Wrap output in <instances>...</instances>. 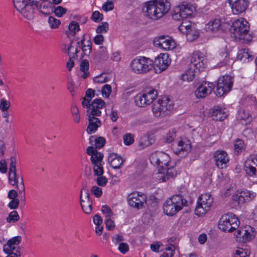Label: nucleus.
<instances>
[{"label":"nucleus","mask_w":257,"mask_h":257,"mask_svg":"<svg viewBox=\"0 0 257 257\" xmlns=\"http://www.w3.org/2000/svg\"><path fill=\"white\" fill-rule=\"evenodd\" d=\"M150 160L152 164L159 167L157 178L160 182L174 178L177 175V171L174 166L168 167L170 158L168 154L156 151L151 155Z\"/></svg>","instance_id":"1"},{"label":"nucleus","mask_w":257,"mask_h":257,"mask_svg":"<svg viewBox=\"0 0 257 257\" xmlns=\"http://www.w3.org/2000/svg\"><path fill=\"white\" fill-rule=\"evenodd\" d=\"M170 10V4L167 0H151L146 2L143 12L148 18L157 20L166 15Z\"/></svg>","instance_id":"2"},{"label":"nucleus","mask_w":257,"mask_h":257,"mask_svg":"<svg viewBox=\"0 0 257 257\" xmlns=\"http://www.w3.org/2000/svg\"><path fill=\"white\" fill-rule=\"evenodd\" d=\"M249 26L248 22L243 18L235 20L230 28L229 31L232 37L242 40L243 43H249L252 36L249 34Z\"/></svg>","instance_id":"3"},{"label":"nucleus","mask_w":257,"mask_h":257,"mask_svg":"<svg viewBox=\"0 0 257 257\" xmlns=\"http://www.w3.org/2000/svg\"><path fill=\"white\" fill-rule=\"evenodd\" d=\"M188 205V201L180 194L174 195L167 200L163 206L164 212L168 216H173L183 207Z\"/></svg>","instance_id":"4"},{"label":"nucleus","mask_w":257,"mask_h":257,"mask_svg":"<svg viewBox=\"0 0 257 257\" xmlns=\"http://www.w3.org/2000/svg\"><path fill=\"white\" fill-rule=\"evenodd\" d=\"M239 224L238 218L232 213H227L220 218L218 227L224 232H231L238 227Z\"/></svg>","instance_id":"5"},{"label":"nucleus","mask_w":257,"mask_h":257,"mask_svg":"<svg viewBox=\"0 0 257 257\" xmlns=\"http://www.w3.org/2000/svg\"><path fill=\"white\" fill-rule=\"evenodd\" d=\"M153 61L149 58L141 57L132 60L131 68L133 72L138 74L146 73L152 70Z\"/></svg>","instance_id":"6"},{"label":"nucleus","mask_w":257,"mask_h":257,"mask_svg":"<svg viewBox=\"0 0 257 257\" xmlns=\"http://www.w3.org/2000/svg\"><path fill=\"white\" fill-rule=\"evenodd\" d=\"M173 106L171 100L168 97L158 100L152 106V111L156 117H163L168 114V111L173 109Z\"/></svg>","instance_id":"7"},{"label":"nucleus","mask_w":257,"mask_h":257,"mask_svg":"<svg viewBox=\"0 0 257 257\" xmlns=\"http://www.w3.org/2000/svg\"><path fill=\"white\" fill-rule=\"evenodd\" d=\"M195 10L191 4L183 3L174 8L172 18L176 21H180L191 16Z\"/></svg>","instance_id":"8"},{"label":"nucleus","mask_w":257,"mask_h":257,"mask_svg":"<svg viewBox=\"0 0 257 257\" xmlns=\"http://www.w3.org/2000/svg\"><path fill=\"white\" fill-rule=\"evenodd\" d=\"M233 85V78L229 75H224L218 78L215 94L221 97L231 90Z\"/></svg>","instance_id":"9"},{"label":"nucleus","mask_w":257,"mask_h":257,"mask_svg":"<svg viewBox=\"0 0 257 257\" xmlns=\"http://www.w3.org/2000/svg\"><path fill=\"white\" fill-rule=\"evenodd\" d=\"M212 202L213 199L210 194L207 193L202 194L199 197L195 210V214L199 216L205 214L210 209Z\"/></svg>","instance_id":"10"},{"label":"nucleus","mask_w":257,"mask_h":257,"mask_svg":"<svg viewBox=\"0 0 257 257\" xmlns=\"http://www.w3.org/2000/svg\"><path fill=\"white\" fill-rule=\"evenodd\" d=\"M154 46L165 50H173L176 47L175 41L168 36H160L156 37L153 41Z\"/></svg>","instance_id":"11"},{"label":"nucleus","mask_w":257,"mask_h":257,"mask_svg":"<svg viewBox=\"0 0 257 257\" xmlns=\"http://www.w3.org/2000/svg\"><path fill=\"white\" fill-rule=\"evenodd\" d=\"M80 205L84 213L89 214L92 210V201L90 199L89 190L84 186L80 193Z\"/></svg>","instance_id":"12"},{"label":"nucleus","mask_w":257,"mask_h":257,"mask_svg":"<svg viewBox=\"0 0 257 257\" xmlns=\"http://www.w3.org/2000/svg\"><path fill=\"white\" fill-rule=\"evenodd\" d=\"M206 63L207 60L204 54L199 51H195L191 56L189 65L198 69V71H201L205 67Z\"/></svg>","instance_id":"13"},{"label":"nucleus","mask_w":257,"mask_h":257,"mask_svg":"<svg viewBox=\"0 0 257 257\" xmlns=\"http://www.w3.org/2000/svg\"><path fill=\"white\" fill-rule=\"evenodd\" d=\"M179 30L186 34L189 41H193L198 37L197 33L192 30L191 22L189 21H183L179 27Z\"/></svg>","instance_id":"14"},{"label":"nucleus","mask_w":257,"mask_h":257,"mask_svg":"<svg viewBox=\"0 0 257 257\" xmlns=\"http://www.w3.org/2000/svg\"><path fill=\"white\" fill-rule=\"evenodd\" d=\"M128 203L131 206L139 209L144 206V204L146 203V197L144 195L133 193L129 195Z\"/></svg>","instance_id":"15"},{"label":"nucleus","mask_w":257,"mask_h":257,"mask_svg":"<svg viewBox=\"0 0 257 257\" xmlns=\"http://www.w3.org/2000/svg\"><path fill=\"white\" fill-rule=\"evenodd\" d=\"M233 13L238 15L245 11L248 6V0H228Z\"/></svg>","instance_id":"16"},{"label":"nucleus","mask_w":257,"mask_h":257,"mask_svg":"<svg viewBox=\"0 0 257 257\" xmlns=\"http://www.w3.org/2000/svg\"><path fill=\"white\" fill-rule=\"evenodd\" d=\"M105 105V102L101 98H95L91 103L90 108L87 109V112L90 115L100 116L101 109Z\"/></svg>","instance_id":"17"},{"label":"nucleus","mask_w":257,"mask_h":257,"mask_svg":"<svg viewBox=\"0 0 257 257\" xmlns=\"http://www.w3.org/2000/svg\"><path fill=\"white\" fill-rule=\"evenodd\" d=\"M254 197V193H250L246 190L237 192L232 196V198L234 201L237 202L238 204H241L250 201L253 199Z\"/></svg>","instance_id":"18"},{"label":"nucleus","mask_w":257,"mask_h":257,"mask_svg":"<svg viewBox=\"0 0 257 257\" xmlns=\"http://www.w3.org/2000/svg\"><path fill=\"white\" fill-rule=\"evenodd\" d=\"M214 161L217 167L220 169L226 168L229 162L227 153L224 151H217L214 154Z\"/></svg>","instance_id":"19"},{"label":"nucleus","mask_w":257,"mask_h":257,"mask_svg":"<svg viewBox=\"0 0 257 257\" xmlns=\"http://www.w3.org/2000/svg\"><path fill=\"white\" fill-rule=\"evenodd\" d=\"M237 230L234 233V235L236 238L237 241L240 242H245L250 239L252 235L250 233L249 230H251L252 228L250 226L243 228H237Z\"/></svg>","instance_id":"20"},{"label":"nucleus","mask_w":257,"mask_h":257,"mask_svg":"<svg viewBox=\"0 0 257 257\" xmlns=\"http://www.w3.org/2000/svg\"><path fill=\"white\" fill-rule=\"evenodd\" d=\"M87 116L89 124L86 131L88 134H92L94 133L97 128L101 126V123L99 118L96 117V115H90L87 113Z\"/></svg>","instance_id":"21"},{"label":"nucleus","mask_w":257,"mask_h":257,"mask_svg":"<svg viewBox=\"0 0 257 257\" xmlns=\"http://www.w3.org/2000/svg\"><path fill=\"white\" fill-rule=\"evenodd\" d=\"M171 60L168 58V55L165 54H161L154 61L155 65L159 68L160 72L166 70Z\"/></svg>","instance_id":"22"},{"label":"nucleus","mask_w":257,"mask_h":257,"mask_svg":"<svg viewBox=\"0 0 257 257\" xmlns=\"http://www.w3.org/2000/svg\"><path fill=\"white\" fill-rule=\"evenodd\" d=\"M222 24L221 20L215 18L211 20L206 24L205 30L210 33H216L222 30Z\"/></svg>","instance_id":"23"},{"label":"nucleus","mask_w":257,"mask_h":257,"mask_svg":"<svg viewBox=\"0 0 257 257\" xmlns=\"http://www.w3.org/2000/svg\"><path fill=\"white\" fill-rule=\"evenodd\" d=\"M244 170L249 176L257 177V160L248 159L244 164Z\"/></svg>","instance_id":"24"},{"label":"nucleus","mask_w":257,"mask_h":257,"mask_svg":"<svg viewBox=\"0 0 257 257\" xmlns=\"http://www.w3.org/2000/svg\"><path fill=\"white\" fill-rule=\"evenodd\" d=\"M211 115L214 120L221 121L227 116V112L218 106H215L211 109Z\"/></svg>","instance_id":"25"},{"label":"nucleus","mask_w":257,"mask_h":257,"mask_svg":"<svg viewBox=\"0 0 257 257\" xmlns=\"http://www.w3.org/2000/svg\"><path fill=\"white\" fill-rule=\"evenodd\" d=\"M125 161L120 156L115 153H111L108 157V162L114 169H119Z\"/></svg>","instance_id":"26"},{"label":"nucleus","mask_w":257,"mask_h":257,"mask_svg":"<svg viewBox=\"0 0 257 257\" xmlns=\"http://www.w3.org/2000/svg\"><path fill=\"white\" fill-rule=\"evenodd\" d=\"M178 148L175 149L174 152L176 154H181V153H187L191 149V144L189 140H180L177 143Z\"/></svg>","instance_id":"27"},{"label":"nucleus","mask_w":257,"mask_h":257,"mask_svg":"<svg viewBox=\"0 0 257 257\" xmlns=\"http://www.w3.org/2000/svg\"><path fill=\"white\" fill-rule=\"evenodd\" d=\"M11 163L10 165V171L9 174V179L10 183L14 185L15 184V179L16 178V162L17 160L16 157H11Z\"/></svg>","instance_id":"28"},{"label":"nucleus","mask_w":257,"mask_h":257,"mask_svg":"<svg viewBox=\"0 0 257 257\" xmlns=\"http://www.w3.org/2000/svg\"><path fill=\"white\" fill-rule=\"evenodd\" d=\"M200 71H198V69L192 67L189 65V69H187L184 74L181 75V79L183 81H187L190 82L192 81L196 74L198 73Z\"/></svg>","instance_id":"29"},{"label":"nucleus","mask_w":257,"mask_h":257,"mask_svg":"<svg viewBox=\"0 0 257 257\" xmlns=\"http://www.w3.org/2000/svg\"><path fill=\"white\" fill-rule=\"evenodd\" d=\"M237 119L242 124L246 125L251 121V116L245 110H240L237 116Z\"/></svg>","instance_id":"30"},{"label":"nucleus","mask_w":257,"mask_h":257,"mask_svg":"<svg viewBox=\"0 0 257 257\" xmlns=\"http://www.w3.org/2000/svg\"><path fill=\"white\" fill-rule=\"evenodd\" d=\"M210 89L206 88V83L200 85L195 92V95L197 98H203L210 94Z\"/></svg>","instance_id":"31"},{"label":"nucleus","mask_w":257,"mask_h":257,"mask_svg":"<svg viewBox=\"0 0 257 257\" xmlns=\"http://www.w3.org/2000/svg\"><path fill=\"white\" fill-rule=\"evenodd\" d=\"M89 61L87 59L82 60L80 65V70L83 73L82 78L85 79L89 76Z\"/></svg>","instance_id":"32"},{"label":"nucleus","mask_w":257,"mask_h":257,"mask_svg":"<svg viewBox=\"0 0 257 257\" xmlns=\"http://www.w3.org/2000/svg\"><path fill=\"white\" fill-rule=\"evenodd\" d=\"M135 102L140 107H145L150 104L144 93L139 94L135 97Z\"/></svg>","instance_id":"33"},{"label":"nucleus","mask_w":257,"mask_h":257,"mask_svg":"<svg viewBox=\"0 0 257 257\" xmlns=\"http://www.w3.org/2000/svg\"><path fill=\"white\" fill-rule=\"evenodd\" d=\"M143 93L149 104H151L157 96V92L155 89L146 90Z\"/></svg>","instance_id":"34"},{"label":"nucleus","mask_w":257,"mask_h":257,"mask_svg":"<svg viewBox=\"0 0 257 257\" xmlns=\"http://www.w3.org/2000/svg\"><path fill=\"white\" fill-rule=\"evenodd\" d=\"M234 152L236 154L242 153L245 150L243 141L240 139H237L234 143Z\"/></svg>","instance_id":"35"},{"label":"nucleus","mask_w":257,"mask_h":257,"mask_svg":"<svg viewBox=\"0 0 257 257\" xmlns=\"http://www.w3.org/2000/svg\"><path fill=\"white\" fill-rule=\"evenodd\" d=\"M248 50L247 49H242L238 51L237 53V58L240 60H243L244 62L247 60L249 61L251 55L248 53Z\"/></svg>","instance_id":"36"},{"label":"nucleus","mask_w":257,"mask_h":257,"mask_svg":"<svg viewBox=\"0 0 257 257\" xmlns=\"http://www.w3.org/2000/svg\"><path fill=\"white\" fill-rule=\"evenodd\" d=\"M15 185L17 186V189L19 190V193H23V196H25V185L23 177L21 176H16L15 179Z\"/></svg>","instance_id":"37"},{"label":"nucleus","mask_w":257,"mask_h":257,"mask_svg":"<svg viewBox=\"0 0 257 257\" xmlns=\"http://www.w3.org/2000/svg\"><path fill=\"white\" fill-rule=\"evenodd\" d=\"M103 155L102 153L96 152L94 155H92L91 157V161L92 164H101Z\"/></svg>","instance_id":"38"},{"label":"nucleus","mask_w":257,"mask_h":257,"mask_svg":"<svg viewBox=\"0 0 257 257\" xmlns=\"http://www.w3.org/2000/svg\"><path fill=\"white\" fill-rule=\"evenodd\" d=\"M20 12L25 18L28 20H31L33 18V10L30 7L22 9V11Z\"/></svg>","instance_id":"39"},{"label":"nucleus","mask_w":257,"mask_h":257,"mask_svg":"<svg viewBox=\"0 0 257 257\" xmlns=\"http://www.w3.org/2000/svg\"><path fill=\"white\" fill-rule=\"evenodd\" d=\"M48 23L51 29H56L60 25L61 22L59 20L52 16H50L48 19Z\"/></svg>","instance_id":"40"},{"label":"nucleus","mask_w":257,"mask_h":257,"mask_svg":"<svg viewBox=\"0 0 257 257\" xmlns=\"http://www.w3.org/2000/svg\"><path fill=\"white\" fill-rule=\"evenodd\" d=\"M81 46L83 54L86 56H89L92 50L91 41H87L86 44H82Z\"/></svg>","instance_id":"41"},{"label":"nucleus","mask_w":257,"mask_h":257,"mask_svg":"<svg viewBox=\"0 0 257 257\" xmlns=\"http://www.w3.org/2000/svg\"><path fill=\"white\" fill-rule=\"evenodd\" d=\"M14 5L16 9L19 12L22 11V9L29 7V4L25 0L14 1Z\"/></svg>","instance_id":"42"},{"label":"nucleus","mask_w":257,"mask_h":257,"mask_svg":"<svg viewBox=\"0 0 257 257\" xmlns=\"http://www.w3.org/2000/svg\"><path fill=\"white\" fill-rule=\"evenodd\" d=\"M108 30V24L107 22H102L96 29L97 34L106 33Z\"/></svg>","instance_id":"43"},{"label":"nucleus","mask_w":257,"mask_h":257,"mask_svg":"<svg viewBox=\"0 0 257 257\" xmlns=\"http://www.w3.org/2000/svg\"><path fill=\"white\" fill-rule=\"evenodd\" d=\"M20 218L19 215L16 211H12L7 218V221L8 222H15L17 221Z\"/></svg>","instance_id":"44"},{"label":"nucleus","mask_w":257,"mask_h":257,"mask_svg":"<svg viewBox=\"0 0 257 257\" xmlns=\"http://www.w3.org/2000/svg\"><path fill=\"white\" fill-rule=\"evenodd\" d=\"M67 11V10L66 8H64L62 6H58L56 8H54V11L53 12L56 17L60 18L64 14H65Z\"/></svg>","instance_id":"45"},{"label":"nucleus","mask_w":257,"mask_h":257,"mask_svg":"<svg viewBox=\"0 0 257 257\" xmlns=\"http://www.w3.org/2000/svg\"><path fill=\"white\" fill-rule=\"evenodd\" d=\"M93 169L94 174L97 176L102 175L103 174V170L102 163L98 164H93Z\"/></svg>","instance_id":"46"},{"label":"nucleus","mask_w":257,"mask_h":257,"mask_svg":"<svg viewBox=\"0 0 257 257\" xmlns=\"http://www.w3.org/2000/svg\"><path fill=\"white\" fill-rule=\"evenodd\" d=\"M176 137V132L174 130L170 131L164 139V141L167 143H171Z\"/></svg>","instance_id":"47"},{"label":"nucleus","mask_w":257,"mask_h":257,"mask_svg":"<svg viewBox=\"0 0 257 257\" xmlns=\"http://www.w3.org/2000/svg\"><path fill=\"white\" fill-rule=\"evenodd\" d=\"M108 80V76L106 74H101L99 76L94 77L93 80L95 82L98 83H103L107 82Z\"/></svg>","instance_id":"48"},{"label":"nucleus","mask_w":257,"mask_h":257,"mask_svg":"<svg viewBox=\"0 0 257 257\" xmlns=\"http://www.w3.org/2000/svg\"><path fill=\"white\" fill-rule=\"evenodd\" d=\"M91 19L95 22H100L103 19V15L98 11H95L93 13Z\"/></svg>","instance_id":"49"},{"label":"nucleus","mask_w":257,"mask_h":257,"mask_svg":"<svg viewBox=\"0 0 257 257\" xmlns=\"http://www.w3.org/2000/svg\"><path fill=\"white\" fill-rule=\"evenodd\" d=\"M111 92V87L110 85L105 84L104 85L101 89V92L103 96L108 97Z\"/></svg>","instance_id":"50"},{"label":"nucleus","mask_w":257,"mask_h":257,"mask_svg":"<svg viewBox=\"0 0 257 257\" xmlns=\"http://www.w3.org/2000/svg\"><path fill=\"white\" fill-rule=\"evenodd\" d=\"M101 211L105 214V217L109 218L113 214L110 208L107 205H104L102 207Z\"/></svg>","instance_id":"51"},{"label":"nucleus","mask_w":257,"mask_h":257,"mask_svg":"<svg viewBox=\"0 0 257 257\" xmlns=\"http://www.w3.org/2000/svg\"><path fill=\"white\" fill-rule=\"evenodd\" d=\"M124 143L126 145H130L134 142V136L131 134H127L123 137Z\"/></svg>","instance_id":"52"},{"label":"nucleus","mask_w":257,"mask_h":257,"mask_svg":"<svg viewBox=\"0 0 257 257\" xmlns=\"http://www.w3.org/2000/svg\"><path fill=\"white\" fill-rule=\"evenodd\" d=\"M22 237L21 236H17L10 239L7 243L13 245H17L20 243Z\"/></svg>","instance_id":"53"},{"label":"nucleus","mask_w":257,"mask_h":257,"mask_svg":"<svg viewBox=\"0 0 257 257\" xmlns=\"http://www.w3.org/2000/svg\"><path fill=\"white\" fill-rule=\"evenodd\" d=\"M10 105V101L2 99L0 103V109L2 111H5L9 108Z\"/></svg>","instance_id":"54"},{"label":"nucleus","mask_w":257,"mask_h":257,"mask_svg":"<svg viewBox=\"0 0 257 257\" xmlns=\"http://www.w3.org/2000/svg\"><path fill=\"white\" fill-rule=\"evenodd\" d=\"M17 248L15 245H11L6 243L3 246V250L5 253L8 252H15L14 251L17 250Z\"/></svg>","instance_id":"55"},{"label":"nucleus","mask_w":257,"mask_h":257,"mask_svg":"<svg viewBox=\"0 0 257 257\" xmlns=\"http://www.w3.org/2000/svg\"><path fill=\"white\" fill-rule=\"evenodd\" d=\"M105 143V139L102 137H99L95 139V145L97 148H102Z\"/></svg>","instance_id":"56"},{"label":"nucleus","mask_w":257,"mask_h":257,"mask_svg":"<svg viewBox=\"0 0 257 257\" xmlns=\"http://www.w3.org/2000/svg\"><path fill=\"white\" fill-rule=\"evenodd\" d=\"M91 191L96 197H100L102 193V189L97 186H93Z\"/></svg>","instance_id":"57"},{"label":"nucleus","mask_w":257,"mask_h":257,"mask_svg":"<svg viewBox=\"0 0 257 257\" xmlns=\"http://www.w3.org/2000/svg\"><path fill=\"white\" fill-rule=\"evenodd\" d=\"M96 182L99 186H104L107 182V179L102 175L98 176L96 179Z\"/></svg>","instance_id":"58"},{"label":"nucleus","mask_w":257,"mask_h":257,"mask_svg":"<svg viewBox=\"0 0 257 257\" xmlns=\"http://www.w3.org/2000/svg\"><path fill=\"white\" fill-rule=\"evenodd\" d=\"M69 29L74 33H76V32H78L80 29L78 24L74 21L70 23L69 25Z\"/></svg>","instance_id":"59"},{"label":"nucleus","mask_w":257,"mask_h":257,"mask_svg":"<svg viewBox=\"0 0 257 257\" xmlns=\"http://www.w3.org/2000/svg\"><path fill=\"white\" fill-rule=\"evenodd\" d=\"M161 245H162V243L160 242L156 241L151 244L150 248L153 252H158Z\"/></svg>","instance_id":"60"},{"label":"nucleus","mask_w":257,"mask_h":257,"mask_svg":"<svg viewBox=\"0 0 257 257\" xmlns=\"http://www.w3.org/2000/svg\"><path fill=\"white\" fill-rule=\"evenodd\" d=\"M114 5L112 2H107L102 6V9L105 12L111 11L113 9Z\"/></svg>","instance_id":"61"},{"label":"nucleus","mask_w":257,"mask_h":257,"mask_svg":"<svg viewBox=\"0 0 257 257\" xmlns=\"http://www.w3.org/2000/svg\"><path fill=\"white\" fill-rule=\"evenodd\" d=\"M19 203V199H13L9 203L8 206L11 209H15L18 207Z\"/></svg>","instance_id":"62"},{"label":"nucleus","mask_w":257,"mask_h":257,"mask_svg":"<svg viewBox=\"0 0 257 257\" xmlns=\"http://www.w3.org/2000/svg\"><path fill=\"white\" fill-rule=\"evenodd\" d=\"M151 145V143L148 138H145L139 142V145L141 149L145 148Z\"/></svg>","instance_id":"63"},{"label":"nucleus","mask_w":257,"mask_h":257,"mask_svg":"<svg viewBox=\"0 0 257 257\" xmlns=\"http://www.w3.org/2000/svg\"><path fill=\"white\" fill-rule=\"evenodd\" d=\"M234 257H248V254L243 250H237L235 251Z\"/></svg>","instance_id":"64"}]
</instances>
